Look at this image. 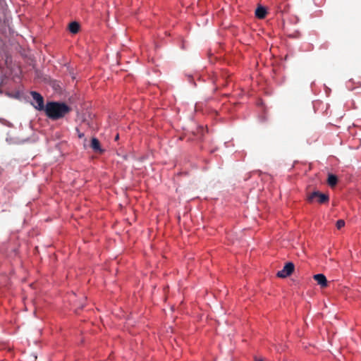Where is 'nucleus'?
Masks as SVG:
<instances>
[{"label":"nucleus","mask_w":361,"mask_h":361,"mask_svg":"<svg viewBox=\"0 0 361 361\" xmlns=\"http://www.w3.org/2000/svg\"><path fill=\"white\" fill-rule=\"evenodd\" d=\"M267 10L263 6H259L255 11V16L259 19H263L266 17Z\"/></svg>","instance_id":"0eeeda50"},{"label":"nucleus","mask_w":361,"mask_h":361,"mask_svg":"<svg viewBox=\"0 0 361 361\" xmlns=\"http://www.w3.org/2000/svg\"><path fill=\"white\" fill-rule=\"evenodd\" d=\"M77 132L78 133V137L80 138H82L84 137V133H80L78 128H76Z\"/></svg>","instance_id":"9b49d317"},{"label":"nucleus","mask_w":361,"mask_h":361,"mask_svg":"<svg viewBox=\"0 0 361 361\" xmlns=\"http://www.w3.org/2000/svg\"><path fill=\"white\" fill-rule=\"evenodd\" d=\"M31 95L33 99L32 105L34 107L39 111L44 110L45 106L44 104V98L37 92H31Z\"/></svg>","instance_id":"7ed1b4c3"},{"label":"nucleus","mask_w":361,"mask_h":361,"mask_svg":"<svg viewBox=\"0 0 361 361\" xmlns=\"http://www.w3.org/2000/svg\"><path fill=\"white\" fill-rule=\"evenodd\" d=\"M69 31L73 34H76L80 30V24L75 21L71 22L68 25Z\"/></svg>","instance_id":"6e6552de"},{"label":"nucleus","mask_w":361,"mask_h":361,"mask_svg":"<svg viewBox=\"0 0 361 361\" xmlns=\"http://www.w3.org/2000/svg\"><path fill=\"white\" fill-rule=\"evenodd\" d=\"M338 182V178L334 174H329L327 179V183L331 187H334Z\"/></svg>","instance_id":"1a4fd4ad"},{"label":"nucleus","mask_w":361,"mask_h":361,"mask_svg":"<svg viewBox=\"0 0 361 361\" xmlns=\"http://www.w3.org/2000/svg\"><path fill=\"white\" fill-rule=\"evenodd\" d=\"M257 361H263L262 360H257Z\"/></svg>","instance_id":"ddd939ff"},{"label":"nucleus","mask_w":361,"mask_h":361,"mask_svg":"<svg viewBox=\"0 0 361 361\" xmlns=\"http://www.w3.org/2000/svg\"><path fill=\"white\" fill-rule=\"evenodd\" d=\"M313 279L317 282L322 288L327 286V280L326 276L322 274H317L314 275Z\"/></svg>","instance_id":"39448f33"},{"label":"nucleus","mask_w":361,"mask_h":361,"mask_svg":"<svg viewBox=\"0 0 361 361\" xmlns=\"http://www.w3.org/2000/svg\"><path fill=\"white\" fill-rule=\"evenodd\" d=\"M90 147L93 149V151L97 153H102L104 151L101 148V145H100V142H99V140L96 137H93L92 139Z\"/></svg>","instance_id":"423d86ee"},{"label":"nucleus","mask_w":361,"mask_h":361,"mask_svg":"<svg viewBox=\"0 0 361 361\" xmlns=\"http://www.w3.org/2000/svg\"><path fill=\"white\" fill-rule=\"evenodd\" d=\"M118 140V135L117 134L115 137V140Z\"/></svg>","instance_id":"f8f14e48"},{"label":"nucleus","mask_w":361,"mask_h":361,"mask_svg":"<svg viewBox=\"0 0 361 361\" xmlns=\"http://www.w3.org/2000/svg\"><path fill=\"white\" fill-rule=\"evenodd\" d=\"M46 115L52 120L64 117L71 111V108L63 102H49L44 109Z\"/></svg>","instance_id":"f257e3e1"},{"label":"nucleus","mask_w":361,"mask_h":361,"mask_svg":"<svg viewBox=\"0 0 361 361\" xmlns=\"http://www.w3.org/2000/svg\"><path fill=\"white\" fill-rule=\"evenodd\" d=\"M307 201L313 202L314 201L319 204H326L329 201V197L327 194L322 193L319 191H314L307 195Z\"/></svg>","instance_id":"f03ea898"},{"label":"nucleus","mask_w":361,"mask_h":361,"mask_svg":"<svg viewBox=\"0 0 361 361\" xmlns=\"http://www.w3.org/2000/svg\"><path fill=\"white\" fill-rule=\"evenodd\" d=\"M345 226V221L342 219H339L336 222V227L338 229H341Z\"/></svg>","instance_id":"9d476101"},{"label":"nucleus","mask_w":361,"mask_h":361,"mask_svg":"<svg viewBox=\"0 0 361 361\" xmlns=\"http://www.w3.org/2000/svg\"><path fill=\"white\" fill-rule=\"evenodd\" d=\"M295 266L292 262H287L282 270L279 271L276 276L279 278H286L290 276L294 271Z\"/></svg>","instance_id":"20e7f679"}]
</instances>
